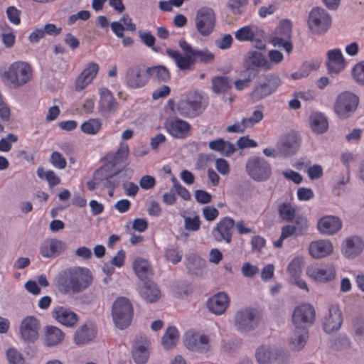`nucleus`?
<instances>
[{"label":"nucleus","mask_w":364,"mask_h":364,"mask_svg":"<svg viewBox=\"0 0 364 364\" xmlns=\"http://www.w3.org/2000/svg\"><path fill=\"white\" fill-rule=\"evenodd\" d=\"M281 84L278 76L268 75L264 82H258L250 93L252 100L258 102L274 93Z\"/></svg>","instance_id":"4468645a"},{"label":"nucleus","mask_w":364,"mask_h":364,"mask_svg":"<svg viewBox=\"0 0 364 364\" xmlns=\"http://www.w3.org/2000/svg\"><path fill=\"white\" fill-rule=\"evenodd\" d=\"M208 106V101L197 92H190L181 99L177 105V111L181 116L195 118L201 114Z\"/></svg>","instance_id":"39448f33"},{"label":"nucleus","mask_w":364,"mask_h":364,"mask_svg":"<svg viewBox=\"0 0 364 364\" xmlns=\"http://www.w3.org/2000/svg\"><path fill=\"white\" fill-rule=\"evenodd\" d=\"M37 175L40 178L46 180L51 187L60 183V178L52 170L45 171L43 167H39L37 169Z\"/></svg>","instance_id":"8fccbe9b"},{"label":"nucleus","mask_w":364,"mask_h":364,"mask_svg":"<svg viewBox=\"0 0 364 364\" xmlns=\"http://www.w3.org/2000/svg\"><path fill=\"white\" fill-rule=\"evenodd\" d=\"M164 127L171 136L177 139H185L188 136L191 130V124L178 118L166 119Z\"/></svg>","instance_id":"f3484780"},{"label":"nucleus","mask_w":364,"mask_h":364,"mask_svg":"<svg viewBox=\"0 0 364 364\" xmlns=\"http://www.w3.org/2000/svg\"><path fill=\"white\" fill-rule=\"evenodd\" d=\"M166 141V137L164 134H157L155 136L151 137L150 139V146L152 150L158 151L159 146L164 144Z\"/></svg>","instance_id":"774afa93"},{"label":"nucleus","mask_w":364,"mask_h":364,"mask_svg":"<svg viewBox=\"0 0 364 364\" xmlns=\"http://www.w3.org/2000/svg\"><path fill=\"white\" fill-rule=\"evenodd\" d=\"M294 225H286L284 227H289L291 228V236L304 235L309 227L308 221L306 218L298 215L295 217Z\"/></svg>","instance_id":"49530a36"},{"label":"nucleus","mask_w":364,"mask_h":364,"mask_svg":"<svg viewBox=\"0 0 364 364\" xmlns=\"http://www.w3.org/2000/svg\"><path fill=\"white\" fill-rule=\"evenodd\" d=\"M352 75L358 83L364 85V61L357 63L353 67Z\"/></svg>","instance_id":"680f3d73"},{"label":"nucleus","mask_w":364,"mask_h":364,"mask_svg":"<svg viewBox=\"0 0 364 364\" xmlns=\"http://www.w3.org/2000/svg\"><path fill=\"white\" fill-rule=\"evenodd\" d=\"M150 341L142 335L136 336L132 346V358L136 364H144L149 358Z\"/></svg>","instance_id":"2eb2a0df"},{"label":"nucleus","mask_w":364,"mask_h":364,"mask_svg":"<svg viewBox=\"0 0 364 364\" xmlns=\"http://www.w3.org/2000/svg\"><path fill=\"white\" fill-rule=\"evenodd\" d=\"M53 317L61 324L73 326L78 321V316L70 309L63 306H56L52 311Z\"/></svg>","instance_id":"393cba45"},{"label":"nucleus","mask_w":364,"mask_h":364,"mask_svg":"<svg viewBox=\"0 0 364 364\" xmlns=\"http://www.w3.org/2000/svg\"><path fill=\"white\" fill-rule=\"evenodd\" d=\"M178 45L185 55L171 48L166 50V55L173 59L178 68L183 71L191 70L196 62L209 63L213 61L215 55L208 49H194L184 38L179 40Z\"/></svg>","instance_id":"7ed1b4c3"},{"label":"nucleus","mask_w":364,"mask_h":364,"mask_svg":"<svg viewBox=\"0 0 364 364\" xmlns=\"http://www.w3.org/2000/svg\"><path fill=\"white\" fill-rule=\"evenodd\" d=\"M257 108L250 117L242 119L244 126L252 127L262 120L264 117L263 107L262 106H259Z\"/></svg>","instance_id":"864d4df0"},{"label":"nucleus","mask_w":364,"mask_h":364,"mask_svg":"<svg viewBox=\"0 0 364 364\" xmlns=\"http://www.w3.org/2000/svg\"><path fill=\"white\" fill-rule=\"evenodd\" d=\"M299 141L295 136H288L277 144V149L279 155L287 156L295 153Z\"/></svg>","instance_id":"e433bc0d"},{"label":"nucleus","mask_w":364,"mask_h":364,"mask_svg":"<svg viewBox=\"0 0 364 364\" xmlns=\"http://www.w3.org/2000/svg\"><path fill=\"white\" fill-rule=\"evenodd\" d=\"M208 147L210 150L219 152L221 155L228 157L235 151L234 144L222 138L210 141Z\"/></svg>","instance_id":"c9c22d12"},{"label":"nucleus","mask_w":364,"mask_h":364,"mask_svg":"<svg viewBox=\"0 0 364 364\" xmlns=\"http://www.w3.org/2000/svg\"><path fill=\"white\" fill-rule=\"evenodd\" d=\"M139 37L142 42L148 47H151L152 50L157 52L158 48L154 47L156 38L150 32L140 33Z\"/></svg>","instance_id":"338daca9"},{"label":"nucleus","mask_w":364,"mask_h":364,"mask_svg":"<svg viewBox=\"0 0 364 364\" xmlns=\"http://www.w3.org/2000/svg\"><path fill=\"white\" fill-rule=\"evenodd\" d=\"M260 313L252 308L237 311L235 316V326L241 332H247L257 328L261 321Z\"/></svg>","instance_id":"9d476101"},{"label":"nucleus","mask_w":364,"mask_h":364,"mask_svg":"<svg viewBox=\"0 0 364 364\" xmlns=\"http://www.w3.org/2000/svg\"><path fill=\"white\" fill-rule=\"evenodd\" d=\"M212 88L215 93H225L232 87L231 80L227 76H216L213 77Z\"/></svg>","instance_id":"a18cd8bd"},{"label":"nucleus","mask_w":364,"mask_h":364,"mask_svg":"<svg viewBox=\"0 0 364 364\" xmlns=\"http://www.w3.org/2000/svg\"><path fill=\"white\" fill-rule=\"evenodd\" d=\"M303 263V259L299 257L294 258L290 262L287 267V272L291 278H297L300 277Z\"/></svg>","instance_id":"603ef678"},{"label":"nucleus","mask_w":364,"mask_h":364,"mask_svg":"<svg viewBox=\"0 0 364 364\" xmlns=\"http://www.w3.org/2000/svg\"><path fill=\"white\" fill-rule=\"evenodd\" d=\"M39 322L34 316L26 317L21 323L20 333L27 342H34L38 337Z\"/></svg>","instance_id":"412c9836"},{"label":"nucleus","mask_w":364,"mask_h":364,"mask_svg":"<svg viewBox=\"0 0 364 364\" xmlns=\"http://www.w3.org/2000/svg\"><path fill=\"white\" fill-rule=\"evenodd\" d=\"M68 248L67 244L58 239H48L41 245L40 253L45 258L55 257L63 253Z\"/></svg>","instance_id":"aec40b11"},{"label":"nucleus","mask_w":364,"mask_h":364,"mask_svg":"<svg viewBox=\"0 0 364 364\" xmlns=\"http://www.w3.org/2000/svg\"><path fill=\"white\" fill-rule=\"evenodd\" d=\"M64 338L63 332L55 326H48L46 333L45 342L48 346L60 343Z\"/></svg>","instance_id":"79ce46f5"},{"label":"nucleus","mask_w":364,"mask_h":364,"mask_svg":"<svg viewBox=\"0 0 364 364\" xmlns=\"http://www.w3.org/2000/svg\"><path fill=\"white\" fill-rule=\"evenodd\" d=\"M245 171L250 178L257 182L267 181L272 173L271 164L264 158L257 156L247 159Z\"/></svg>","instance_id":"423d86ee"},{"label":"nucleus","mask_w":364,"mask_h":364,"mask_svg":"<svg viewBox=\"0 0 364 364\" xmlns=\"http://www.w3.org/2000/svg\"><path fill=\"white\" fill-rule=\"evenodd\" d=\"M18 136L14 134H7L6 138H2L0 140V151L8 152L11 149V143L16 142Z\"/></svg>","instance_id":"052dcab7"},{"label":"nucleus","mask_w":364,"mask_h":364,"mask_svg":"<svg viewBox=\"0 0 364 364\" xmlns=\"http://www.w3.org/2000/svg\"><path fill=\"white\" fill-rule=\"evenodd\" d=\"M179 339V332L174 326H169L161 338V344L165 349L173 348Z\"/></svg>","instance_id":"a19ab883"},{"label":"nucleus","mask_w":364,"mask_h":364,"mask_svg":"<svg viewBox=\"0 0 364 364\" xmlns=\"http://www.w3.org/2000/svg\"><path fill=\"white\" fill-rule=\"evenodd\" d=\"M6 14L8 20L11 23L15 26L20 25L21 22V10L18 9L16 6H10L6 9Z\"/></svg>","instance_id":"6e6d98bb"},{"label":"nucleus","mask_w":364,"mask_h":364,"mask_svg":"<svg viewBox=\"0 0 364 364\" xmlns=\"http://www.w3.org/2000/svg\"><path fill=\"white\" fill-rule=\"evenodd\" d=\"M317 227L322 234L333 235L341 228L342 223L337 217L327 215L318 220Z\"/></svg>","instance_id":"cd10ccee"},{"label":"nucleus","mask_w":364,"mask_h":364,"mask_svg":"<svg viewBox=\"0 0 364 364\" xmlns=\"http://www.w3.org/2000/svg\"><path fill=\"white\" fill-rule=\"evenodd\" d=\"M141 296L149 303L157 301L161 296V291L156 284L151 281H145L144 285L140 287Z\"/></svg>","instance_id":"f704fd0d"},{"label":"nucleus","mask_w":364,"mask_h":364,"mask_svg":"<svg viewBox=\"0 0 364 364\" xmlns=\"http://www.w3.org/2000/svg\"><path fill=\"white\" fill-rule=\"evenodd\" d=\"M99 72V65L96 63H89L77 76L75 80V90L81 91L90 85Z\"/></svg>","instance_id":"4be33fe9"},{"label":"nucleus","mask_w":364,"mask_h":364,"mask_svg":"<svg viewBox=\"0 0 364 364\" xmlns=\"http://www.w3.org/2000/svg\"><path fill=\"white\" fill-rule=\"evenodd\" d=\"M331 242L326 240L311 242L309 247V254L314 258H322L331 255L333 252Z\"/></svg>","instance_id":"c756f323"},{"label":"nucleus","mask_w":364,"mask_h":364,"mask_svg":"<svg viewBox=\"0 0 364 364\" xmlns=\"http://www.w3.org/2000/svg\"><path fill=\"white\" fill-rule=\"evenodd\" d=\"M200 220L198 215L193 217L184 216V228L186 230L196 232L200 228Z\"/></svg>","instance_id":"4d7b16f0"},{"label":"nucleus","mask_w":364,"mask_h":364,"mask_svg":"<svg viewBox=\"0 0 364 364\" xmlns=\"http://www.w3.org/2000/svg\"><path fill=\"white\" fill-rule=\"evenodd\" d=\"M4 30L6 32L1 33L2 43L6 48H11L16 43V35L13 28L8 25L5 26Z\"/></svg>","instance_id":"5fc2aeb1"},{"label":"nucleus","mask_w":364,"mask_h":364,"mask_svg":"<svg viewBox=\"0 0 364 364\" xmlns=\"http://www.w3.org/2000/svg\"><path fill=\"white\" fill-rule=\"evenodd\" d=\"M279 27L285 30V33L287 39L279 36H273L271 38L269 42L274 46L283 48L287 53H289L292 50L293 48L291 43L289 41L291 30V22L288 20H284L281 22Z\"/></svg>","instance_id":"7c9ffc66"},{"label":"nucleus","mask_w":364,"mask_h":364,"mask_svg":"<svg viewBox=\"0 0 364 364\" xmlns=\"http://www.w3.org/2000/svg\"><path fill=\"white\" fill-rule=\"evenodd\" d=\"M6 356L10 364H25L22 355L14 348H9L7 350Z\"/></svg>","instance_id":"e2e57ef3"},{"label":"nucleus","mask_w":364,"mask_h":364,"mask_svg":"<svg viewBox=\"0 0 364 364\" xmlns=\"http://www.w3.org/2000/svg\"><path fill=\"white\" fill-rule=\"evenodd\" d=\"M134 31L136 25L132 22L129 15L125 14L119 21H115V35L117 37H122L124 31Z\"/></svg>","instance_id":"37998d69"},{"label":"nucleus","mask_w":364,"mask_h":364,"mask_svg":"<svg viewBox=\"0 0 364 364\" xmlns=\"http://www.w3.org/2000/svg\"><path fill=\"white\" fill-rule=\"evenodd\" d=\"M235 226V221L231 218L225 217L221 219L213 230V235L218 242L225 241L230 243L232 240V229Z\"/></svg>","instance_id":"6ab92c4d"},{"label":"nucleus","mask_w":364,"mask_h":364,"mask_svg":"<svg viewBox=\"0 0 364 364\" xmlns=\"http://www.w3.org/2000/svg\"><path fill=\"white\" fill-rule=\"evenodd\" d=\"M315 316V309L309 304L303 303L294 309L292 322L295 329L289 341L293 350H299L304 347L309 337L308 327L314 323Z\"/></svg>","instance_id":"f03ea898"},{"label":"nucleus","mask_w":364,"mask_h":364,"mask_svg":"<svg viewBox=\"0 0 364 364\" xmlns=\"http://www.w3.org/2000/svg\"><path fill=\"white\" fill-rule=\"evenodd\" d=\"M101 122L97 119H90L81 125V130L87 134L93 135L97 134L101 128Z\"/></svg>","instance_id":"3c124183"},{"label":"nucleus","mask_w":364,"mask_h":364,"mask_svg":"<svg viewBox=\"0 0 364 364\" xmlns=\"http://www.w3.org/2000/svg\"><path fill=\"white\" fill-rule=\"evenodd\" d=\"M279 218L286 222H291L296 217V208L289 202H283L277 207Z\"/></svg>","instance_id":"c03bdc74"},{"label":"nucleus","mask_w":364,"mask_h":364,"mask_svg":"<svg viewBox=\"0 0 364 364\" xmlns=\"http://www.w3.org/2000/svg\"><path fill=\"white\" fill-rule=\"evenodd\" d=\"M129 149L125 142H122L117 151H115V176L124 170L129 164Z\"/></svg>","instance_id":"473e14b6"},{"label":"nucleus","mask_w":364,"mask_h":364,"mask_svg":"<svg viewBox=\"0 0 364 364\" xmlns=\"http://www.w3.org/2000/svg\"><path fill=\"white\" fill-rule=\"evenodd\" d=\"M359 103L358 97L354 93L344 91L340 93L334 104V111L341 118L349 117L357 109Z\"/></svg>","instance_id":"9b49d317"},{"label":"nucleus","mask_w":364,"mask_h":364,"mask_svg":"<svg viewBox=\"0 0 364 364\" xmlns=\"http://www.w3.org/2000/svg\"><path fill=\"white\" fill-rule=\"evenodd\" d=\"M248 0H229L228 7L234 14H240L242 12V8L245 6Z\"/></svg>","instance_id":"69168bd1"},{"label":"nucleus","mask_w":364,"mask_h":364,"mask_svg":"<svg viewBox=\"0 0 364 364\" xmlns=\"http://www.w3.org/2000/svg\"><path fill=\"white\" fill-rule=\"evenodd\" d=\"M330 14L321 8H314L309 13L308 25L311 31L315 34L322 35L328 31L331 26Z\"/></svg>","instance_id":"f8f14e48"},{"label":"nucleus","mask_w":364,"mask_h":364,"mask_svg":"<svg viewBox=\"0 0 364 364\" xmlns=\"http://www.w3.org/2000/svg\"><path fill=\"white\" fill-rule=\"evenodd\" d=\"M173 183V188L176 191L177 194L185 200H191V193L184 186L181 185L176 178H173L172 179Z\"/></svg>","instance_id":"0e129e2a"},{"label":"nucleus","mask_w":364,"mask_h":364,"mask_svg":"<svg viewBox=\"0 0 364 364\" xmlns=\"http://www.w3.org/2000/svg\"><path fill=\"white\" fill-rule=\"evenodd\" d=\"M229 304V298L224 292H220L210 297L207 306L208 309L215 314H222Z\"/></svg>","instance_id":"c85d7f7f"},{"label":"nucleus","mask_w":364,"mask_h":364,"mask_svg":"<svg viewBox=\"0 0 364 364\" xmlns=\"http://www.w3.org/2000/svg\"><path fill=\"white\" fill-rule=\"evenodd\" d=\"M328 62L326 66L328 73H338L346 67V62L339 48L332 49L327 53Z\"/></svg>","instance_id":"bb28decb"},{"label":"nucleus","mask_w":364,"mask_h":364,"mask_svg":"<svg viewBox=\"0 0 364 364\" xmlns=\"http://www.w3.org/2000/svg\"><path fill=\"white\" fill-rule=\"evenodd\" d=\"M134 309L130 301L125 297L115 299V327L127 328L132 323Z\"/></svg>","instance_id":"ddd939ff"},{"label":"nucleus","mask_w":364,"mask_h":364,"mask_svg":"<svg viewBox=\"0 0 364 364\" xmlns=\"http://www.w3.org/2000/svg\"><path fill=\"white\" fill-rule=\"evenodd\" d=\"M342 323L341 311L338 306H331L328 309V314L323 323V330L328 333L336 331L341 328Z\"/></svg>","instance_id":"5701e85b"},{"label":"nucleus","mask_w":364,"mask_h":364,"mask_svg":"<svg viewBox=\"0 0 364 364\" xmlns=\"http://www.w3.org/2000/svg\"><path fill=\"white\" fill-rule=\"evenodd\" d=\"M33 77L31 65L26 61H14L1 74L3 83L12 88L23 87Z\"/></svg>","instance_id":"20e7f679"},{"label":"nucleus","mask_w":364,"mask_h":364,"mask_svg":"<svg viewBox=\"0 0 364 364\" xmlns=\"http://www.w3.org/2000/svg\"><path fill=\"white\" fill-rule=\"evenodd\" d=\"M50 164L58 169H63L66 167L67 162L63 156L58 151H53L50 158Z\"/></svg>","instance_id":"13d9d810"},{"label":"nucleus","mask_w":364,"mask_h":364,"mask_svg":"<svg viewBox=\"0 0 364 364\" xmlns=\"http://www.w3.org/2000/svg\"><path fill=\"white\" fill-rule=\"evenodd\" d=\"M151 77H155L159 82H166L171 79V73L168 69L164 65L149 67Z\"/></svg>","instance_id":"de8ad7c7"},{"label":"nucleus","mask_w":364,"mask_h":364,"mask_svg":"<svg viewBox=\"0 0 364 364\" xmlns=\"http://www.w3.org/2000/svg\"><path fill=\"white\" fill-rule=\"evenodd\" d=\"M363 249L362 240L357 236H353L346 240L343 252L347 257H355L363 251Z\"/></svg>","instance_id":"72a5a7b5"},{"label":"nucleus","mask_w":364,"mask_h":364,"mask_svg":"<svg viewBox=\"0 0 364 364\" xmlns=\"http://www.w3.org/2000/svg\"><path fill=\"white\" fill-rule=\"evenodd\" d=\"M256 33L250 26H245L235 33V38L240 42L255 41Z\"/></svg>","instance_id":"09e8293b"},{"label":"nucleus","mask_w":364,"mask_h":364,"mask_svg":"<svg viewBox=\"0 0 364 364\" xmlns=\"http://www.w3.org/2000/svg\"><path fill=\"white\" fill-rule=\"evenodd\" d=\"M215 24L216 16L212 8L203 6L196 11L195 26L201 36H210L215 30Z\"/></svg>","instance_id":"1a4fd4ad"},{"label":"nucleus","mask_w":364,"mask_h":364,"mask_svg":"<svg viewBox=\"0 0 364 364\" xmlns=\"http://www.w3.org/2000/svg\"><path fill=\"white\" fill-rule=\"evenodd\" d=\"M151 73L149 67L143 63L131 65L126 71L125 83L132 89L145 87L149 82Z\"/></svg>","instance_id":"6e6552de"},{"label":"nucleus","mask_w":364,"mask_h":364,"mask_svg":"<svg viewBox=\"0 0 364 364\" xmlns=\"http://www.w3.org/2000/svg\"><path fill=\"white\" fill-rule=\"evenodd\" d=\"M306 273L308 277L319 282H328L334 279L336 269L331 264L322 265H309L307 267Z\"/></svg>","instance_id":"dca6fc26"},{"label":"nucleus","mask_w":364,"mask_h":364,"mask_svg":"<svg viewBox=\"0 0 364 364\" xmlns=\"http://www.w3.org/2000/svg\"><path fill=\"white\" fill-rule=\"evenodd\" d=\"M97 334V328L92 323L82 325L75 333L74 341L77 345L85 344L94 339Z\"/></svg>","instance_id":"2f4dec72"},{"label":"nucleus","mask_w":364,"mask_h":364,"mask_svg":"<svg viewBox=\"0 0 364 364\" xmlns=\"http://www.w3.org/2000/svg\"><path fill=\"white\" fill-rule=\"evenodd\" d=\"M92 282L90 270L72 267L61 270L56 278V287L64 294H77L86 289Z\"/></svg>","instance_id":"f257e3e1"},{"label":"nucleus","mask_w":364,"mask_h":364,"mask_svg":"<svg viewBox=\"0 0 364 364\" xmlns=\"http://www.w3.org/2000/svg\"><path fill=\"white\" fill-rule=\"evenodd\" d=\"M164 256L168 261L176 264L181 260L182 252L176 248L171 247L166 250Z\"/></svg>","instance_id":"bf43d9fd"},{"label":"nucleus","mask_w":364,"mask_h":364,"mask_svg":"<svg viewBox=\"0 0 364 364\" xmlns=\"http://www.w3.org/2000/svg\"><path fill=\"white\" fill-rule=\"evenodd\" d=\"M133 269L139 279L145 282L150 273L151 267L146 259L137 257L133 262Z\"/></svg>","instance_id":"58836bf2"},{"label":"nucleus","mask_w":364,"mask_h":364,"mask_svg":"<svg viewBox=\"0 0 364 364\" xmlns=\"http://www.w3.org/2000/svg\"><path fill=\"white\" fill-rule=\"evenodd\" d=\"M247 70L262 68L264 70L271 69V63H269L266 57L261 53L252 50L249 51L245 60Z\"/></svg>","instance_id":"a878e982"},{"label":"nucleus","mask_w":364,"mask_h":364,"mask_svg":"<svg viewBox=\"0 0 364 364\" xmlns=\"http://www.w3.org/2000/svg\"><path fill=\"white\" fill-rule=\"evenodd\" d=\"M309 123L312 131L315 133L323 134L328 129V121L320 112H313L310 115Z\"/></svg>","instance_id":"4c0bfd02"},{"label":"nucleus","mask_w":364,"mask_h":364,"mask_svg":"<svg viewBox=\"0 0 364 364\" xmlns=\"http://www.w3.org/2000/svg\"><path fill=\"white\" fill-rule=\"evenodd\" d=\"M184 344L188 349L193 351L206 352L210 348L208 336L200 335L192 331L186 333Z\"/></svg>","instance_id":"a211bd4d"},{"label":"nucleus","mask_w":364,"mask_h":364,"mask_svg":"<svg viewBox=\"0 0 364 364\" xmlns=\"http://www.w3.org/2000/svg\"><path fill=\"white\" fill-rule=\"evenodd\" d=\"M105 159L107 162L97 169L92 179L87 182L89 191L95 190L99 185L111 188L114 184V156H107Z\"/></svg>","instance_id":"0eeeda50"},{"label":"nucleus","mask_w":364,"mask_h":364,"mask_svg":"<svg viewBox=\"0 0 364 364\" xmlns=\"http://www.w3.org/2000/svg\"><path fill=\"white\" fill-rule=\"evenodd\" d=\"M99 108L101 112H107L114 107V97L111 91L102 87L100 90Z\"/></svg>","instance_id":"ea45409f"},{"label":"nucleus","mask_w":364,"mask_h":364,"mask_svg":"<svg viewBox=\"0 0 364 364\" xmlns=\"http://www.w3.org/2000/svg\"><path fill=\"white\" fill-rule=\"evenodd\" d=\"M286 352L282 349L274 350L267 346H261L255 352V358L259 364H271L274 360L284 357Z\"/></svg>","instance_id":"b1692460"}]
</instances>
